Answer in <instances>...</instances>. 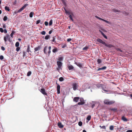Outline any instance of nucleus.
Returning a JSON list of instances; mask_svg holds the SVG:
<instances>
[{
    "label": "nucleus",
    "mask_w": 132,
    "mask_h": 132,
    "mask_svg": "<svg viewBox=\"0 0 132 132\" xmlns=\"http://www.w3.org/2000/svg\"><path fill=\"white\" fill-rule=\"evenodd\" d=\"M97 41L102 44L104 45L105 46L111 48L112 47H114V46L110 44H107L105 43L103 41L102 39L100 38H98L97 40Z\"/></svg>",
    "instance_id": "obj_1"
},
{
    "label": "nucleus",
    "mask_w": 132,
    "mask_h": 132,
    "mask_svg": "<svg viewBox=\"0 0 132 132\" xmlns=\"http://www.w3.org/2000/svg\"><path fill=\"white\" fill-rule=\"evenodd\" d=\"M115 101H109V100H105L104 101V103L105 104L107 105H112L114 104Z\"/></svg>",
    "instance_id": "obj_2"
},
{
    "label": "nucleus",
    "mask_w": 132,
    "mask_h": 132,
    "mask_svg": "<svg viewBox=\"0 0 132 132\" xmlns=\"http://www.w3.org/2000/svg\"><path fill=\"white\" fill-rule=\"evenodd\" d=\"M95 17L96 18H97V19H99L100 20H102V21H103L104 22H106V23H108L109 24H111V23L110 22H109V21H107L106 20H105L103 19H102V18H100V17H98L97 16H95Z\"/></svg>",
    "instance_id": "obj_3"
},
{
    "label": "nucleus",
    "mask_w": 132,
    "mask_h": 132,
    "mask_svg": "<svg viewBox=\"0 0 132 132\" xmlns=\"http://www.w3.org/2000/svg\"><path fill=\"white\" fill-rule=\"evenodd\" d=\"M78 86V84L76 83H74L72 84V87L73 89V90H75L77 89Z\"/></svg>",
    "instance_id": "obj_4"
},
{
    "label": "nucleus",
    "mask_w": 132,
    "mask_h": 132,
    "mask_svg": "<svg viewBox=\"0 0 132 132\" xmlns=\"http://www.w3.org/2000/svg\"><path fill=\"white\" fill-rule=\"evenodd\" d=\"M28 5V4H25L21 8L18 10V12H20L22 11L23 9L27 6Z\"/></svg>",
    "instance_id": "obj_5"
},
{
    "label": "nucleus",
    "mask_w": 132,
    "mask_h": 132,
    "mask_svg": "<svg viewBox=\"0 0 132 132\" xmlns=\"http://www.w3.org/2000/svg\"><path fill=\"white\" fill-rule=\"evenodd\" d=\"M56 85L57 86V93L58 94H59L60 93V86L58 84L57 82H56Z\"/></svg>",
    "instance_id": "obj_6"
},
{
    "label": "nucleus",
    "mask_w": 132,
    "mask_h": 132,
    "mask_svg": "<svg viewBox=\"0 0 132 132\" xmlns=\"http://www.w3.org/2000/svg\"><path fill=\"white\" fill-rule=\"evenodd\" d=\"M40 92L44 95H47V94L46 92L45 89L44 88H42L40 89Z\"/></svg>",
    "instance_id": "obj_7"
},
{
    "label": "nucleus",
    "mask_w": 132,
    "mask_h": 132,
    "mask_svg": "<svg viewBox=\"0 0 132 132\" xmlns=\"http://www.w3.org/2000/svg\"><path fill=\"white\" fill-rule=\"evenodd\" d=\"M64 10L65 11V12L66 14H67L68 15L71 14L73 16V13L72 12H70L68 11H67L66 9L64 8Z\"/></svg>",
    "instance_id": "obj_8"
},
{
    "label": "nucleus",
    "mask_w": 132,
    "mask_h": 132,
    "mask_svg": "<svg viewBox=\"0 0 132 132\" xmlns=\"http://www.w3.org/2000/svg\"><path fill=\"white\" fill-rule=\"evenodd\" d=\"M57 63L58 68L60 69L61 68L62 65V63L60 61H58L57 62Z\"/></svg>",
    "instance_id": "obj_9"
},
{
    "label": "nucleus",
    "mask_w": 132,
    "mask_h": 132,
    "mask_svg": "<svg viewBox=\"0 0 132 132\" xmlns=\"http://www.w3.org/2000/svg\"><path fill=\"white\" fill-rule=\"evenodd\" d=\"M80 102L78 103V105H82L84 104L85 103L84 100L80 99Z\"/></svg>",
    "instance_id": "obj_10"
},
{
    "label": "nucleus",
    "mask_w": 132,
    "mask_h": 132,
    "mask_svg": "<svg viewBox=\"0 0 132 132\" xmlns=\"http://www.w3.org/2000/svg\"><path fill=\"white\" fill-rule=\"evenodd\" d=\"M79 98H80L79 97H75L73 98V101L74 102H77L78 101Z\"/></svg>",
    "instance_id": "obj_11"
},
{
    "label": "nucleus",
    "mask_w": 132,
    "mask_h": 132,
    "mask_svg": "<svg viewBox=\"0 0 132 132\" xmlns=\"http://www.w3.org/2000/svg\"><path fill=\"white\" fill-rule=\"evenodd\" d=\"M106 68V66H104L101 68H99L98 69L97 71H98L101 70H104Z\"/></svg>",
    "instance_id": "obj_12"
},
{
    "label": "nucleus",
    "mask_w": 132,
    "mask_h": 132,
    "mask_svg": "<svg viewBox=\"0 0 132 132\" xmlns=\"http://www.w3.org/2000/svg\"><path fill=\"white\" fill-rule=\"evenodd\" d=\"M58 126L60 128H63V125L61 123L59 122L57 123Z\"/></svg>",
    "instance_id": "obj_13"
},
{
    "label": "nucleus",
    "mask_w": 132,
    "mask_h": 132,
    "mask_svg": "<svg viewBox=\"0 0 132 132\" xmlns=\"http://www.w3.org/2000/svg\"><path fill=\"white\" fill-rule=\"evenodd\" d=\"M41 48V46H38L37 47H36L34 48L35 51H36L39 50Z\"/></svg>",
    "instance_id": "obj_14"
},
{
    "label": "nucleus",
    "mask_w": 132,
    "mask_h": 132,
    "mask_svg": "<svg viewBox=\"0 0 132 132\" xmlns=\"http://www.w3.org/2000/svg\"><path fill=\"white\" fill-rule=\"evenodd\" d=\"M111 111H113L114 112H116L117 111V109L116 108H110L109 109Z\"/></svg>",
    "instance_id": "obj_15"
},
{
    "label": "nucleus",
    "mask_w": 132,
    "mask_h": 132,
    "mask_svg": "<svg viewBox=\"0 0 132 132\" xmlns=\"http://www.w3.org/2000/svg\"><path fill=\"white\" fill-rule=\"evenodd\" d=\"M121 119L124 121H127L128 120L124 116H123L121 118Z\"/></svg>",
    "instance_id": "obj_16"
},
{
    "label": "nucleus",
    "mask_w": 132,
    "mask_h": 132,
    "mask_svg": "<svg viewBox=\"0 0 132 132\" xmlns=\"http://www.w3.org/2000/svg\"><path fill=\"white\" fill-rule=\"evenodd\" d=\"M68 68L69 70H71L73 69H74V67L72 65H70L68 66Z\"/></svg>",
    "instance_id": "obj_17"
},
{
    "label": "nucleus",
    "mask_w": 132,
    "mask_h": 132,
    "mask_svg": "<svg viewBox=\"0 0 132 132\" xmlns=\"http://www.w3.org/2000/svg\"><path fill=\"white\" fill-rule=\"evenodd\" d=\"M47 46H45L44 49V52L45 53V54H47Z\"/></svg>",
    "instance_id": "obj_18"
},
{
    "label": "nucleus",
    "mask_w": 132,
    "mask_h": 132,
    "mask_svg": "<svg viewBox=\"0 0 132 132\" xmlns=\"http://www.w3.org/2000/svg\"><path fill=\"white\" fill-rule=\"evenodd\" d=\"M27 52L29 53V52H31V51L30 50V46L29 45H28L27 46Z\"/></svg>",
    "instance_id": "obj_19"
},
{
    "label": "nucleus",
    "mask_w": 132,
    "mask_h": 132,
    "mask_svg": "<svg viewBox=\"0 0 132 132\" xmlns=\"http://www.w3.org/2000/svg\"><path fill=\"white\" fill-rule=\"evenodd\" d=\"M112 11L116 13V12H120V11L118 10H116L115 9H112Z\"/></svg>",
    "instance_id": "obj_20"
},
{
    "label": "nucleus",
    "mask_w": 132,
    "mask_h": 132,
    "mask_svg": "<svg viewBox=\"0 0 132 132\" xmlns=\"http://www.w3.org/2000/svg\"><path fill=\"white\" fill-rule=\"evenodd\" d=\"M51 46H50L48 47V51L47 53L49 55H50L51 52Z\"/></svg>",
    "instance_id": "obj_21"
},
{
    "label": "nucleus",
    "mask_w": 132,
    "mask_h": 132,
    "mask_svg": "<svg viewBox=\"0 0 132 132\" xmlns=\"http://www.w3.org/2000/svg\"><path fill=\"white\" fill-rule=\"evenodd\" d=\"M76 64L79 67H81L82 66V65L81 63L79 62L76 63Z\"/></svg>",
    "instance_id": "obj_22"
},
{
    "label": "nucleus",
    "mask_w": 132,
    "mask_h": 132,
    "mask_svg": "<svg viewBox=\"0 0 132 132\" xmlns=\"http://www.w3.org/2000/svg\"><path fill=\"white\" fill-rule=\"evenodd\" d=\"M5 9L6 11H10L9 8L7 6H5Z\"/></svg>",
    "instance_id": "obj_23"
},
{
    "label": "nucleus",
    "mask_w": 132,
    "mask_h": 132,
    "mask_svg": "<svg viewBox=\"0 0 132 132\" xmlns=\"http://www.w3.org/2000/svg\"><path fill=\"white\" fill-rule=\"evenodd\" d=\"M34 14V12H31L29 14V16L30 18H32L33 16V15Z\"/></svg>",
    "instance_id": "obj_24"
},
{
    "label": "nucleus",
    "mask_w": 132,
    "mask_h": 132,
    "mask_svg": "<svg viewBox=\"0 0 132 132\" xmlns=\"http://www.w3.org/2000/svg\"><path fill=\"white\" fill-rule=\"evenodd\" d=\"M50 36L49 35H47L46 36L45 38V39L46 40L48 39L50 37Z\"/></svg>",
    "instance_id": "obj_25"
},
{
    "label": "nucleus",
    "mask_w": 132,
    "mask_h": 132,
    "mask_svg": "<svg viewBox=\"0 0 132 132\" xmlns=\"http://www.w3.org/2000/svg\"><path fill=\"white\" fill-rule=\"evenodd\" d=\"M91 116L90 115H89L87 116V118L86 119L87 120L89 121L91 119Z\"/></svg>",
    "instance_id": "obj_26"
},
{
    "label": "nucleus",
    "mask_w": 132,
    "mask_h": 132,
    "mask_svg": "<svg viewBox=\"0 0 132 132\" xmlns=\"http://www.w3.org/2000/svg\"><path fill=\"white\" fill-rule=\"evenodd\" d=\"M15 33V32L14 31H12V33L10 34V35L11 37H13V34Z\"/></svg>",
    "instance_id": "obj_27"
},
{
    "label": "nucleus",
    "mask_w": 132,
    "mask_h": 132,
    "mask_svg": "<svg viewBox=\"0 0 132 132\" xmlns=\"http://www.w3.org/2000/svg\"><path fill=\"white\" fill-rule=\"evenodd\" d=\"M97 62L98 64H100L101 63L102 61L100 59H98L97 60Z\"/></svg>",
    "instance_id": "obj_28"
},
{
    "label": "nucleus",
    "mask_w": 132,
    "mask_h": 132,
    "mask_svg": "<svg viewBox=\"0 0 132 132\" xmlns=\"http://www.w3.org/2000/svg\"><path fill=\"white\" fill-rule=\"evenodd\" d=\"M52 51L53 53H55V52L57 51V48H54L53 50Z\"/></svg>",
    "instance_id": "obj_29"
},
{
    "label": "nucleus",
    "mask_w": 132,
    "mask_h": 132,
    "mask_svg": "<svg viewBox=\"0 0 132 132\" xmlns=\"http://www.w3.org/2000/svg\"><path fill=\"white\" fill-rule=\"evenodd\" d=\"M31 73V71H29L27 73V76H30Z\"/></svg>",
    "instance_id": "obj_30"
},
{
    "label": "nucleus",
    "mask_w": 132,
    "mask_h": 132,
    "mask_svg": "<svg viewBox=\"0 0 132 132\" xmlns=\"http://www.w3.org/2000/svg\"><path fill=\"white\" fill-rule=\"evenodd\" d=\"M72 16H73L71 14L69 16V17L70 18L71 20L72 21H73V20L72 18Z\"/></svg>",
    "instance_id": "obj_31"
},
{
    "label": "nucleus",
    "mask_w": 132,
    "mask_h": 132,
    "mask_svg": "<svg viewBox=\"0 0 132 132\" xmlns=\"http://www.w3.org/2000/svg\"><path fill=\"white\" fill-rule=\"evenodd\" d=\"M53 20L52 19L50 20L49 23V25L50 26L52 24Z\"/></svg>",
    "instance_id": "obj_32"
},
{
    "label": "nucleus",
    "mask_w": 132,
    "mask_h": 132,
    "mask_svg": "<svg viewBox=\"0 0 132 132\" xmlns=\"http://www.w3.org/2000/svg\"><path fill=\"white\" fill-rule=\"evenodd\" d=\"M19 45V43L18 42H16L15 44V46L16 47H18Z\"/></svg>",
    "instance_id": "obj_33"
},
{
    "label": "nucleus",
    "mask_w": 132,
    "mask_h": 132,
    "mask_svg": "<svg viewBox=\"0 0 132 132\" xmlns=\"http://www.w3.org/2000/svg\"><path fill=\"white\" fill-rule=\"evenodd\" d=\"M59 80L60 81H62L64 80V79L62 77H60L59 78Z\"/></svg>",
    "instance_id": "obj_34"
},
{
    "label": "nucleus",
    "mask_w": 132,
    "mask_h": 132,
    "mask_svg": "<svg viewBox=\"0 0 132 132\" xmlns=\"http://www.w3.org/2000/svg\"><path fill=\"white\" fill-rule=\"evenodd\" d=\"M114 129V126H111L110 127V129L111 130H113Z\"/></svg>",
    "instance_id": "obj_35"
},
{
    "label": "nucleus",
    "mask_w": 132,
    "mask_h": 132,
    "mask_svg": "<svg viewBox=\"0 0 132 132\" xmlns=\"http://www.w3.org/2000/svg\"><path fill=\"white\" fill-rule=\"evenodd\" d=\"M53 39H52V41L54 43L53 44H54L55 43H56V41L55 40V37H53Z\"/></svg>",
    "instance_id": "obj_36"
},
{
    "label": "nucleus",
    "mask_w": 132,
    "mask_h": 132,
    "mask_svg": "<svg viewBox=\"0 0 132 132\" xmlns=\"http://www.w3.org/2000/svg\"><path fill=\"white\" fill-rule=\"evenodd\" d=\"M26 52H25L23 51V57H24L26 56Z\"/></svg>",
    "instance_id": "obj_37"
},
{
    "label": "nucleus",
    "mask_w": 132,
    "mask_h": 132,
    "mask_svg": "<svg viewBox=\"0 0 132 132\" xmlns=\"http://www.w3.org/2000/svg\"><path fill=\"white\" fill-rule=\"evenodd\" d=\"M41 34L42 35H45L46 34V32L44 31H43L41 32Z\"/></svg>",
    "instance_id": "obj_38"
},
{
    "label": "nucleus",
    "mask_w": 132,
    "mask_h": 132,
    "mask_svg": "<svg viewBox=\"0 0 132 132\" xmlns=\"http://www.w3.org/2000/svg\"><path fill=\"white\" fill-rule=\"evenodd\" d=\"M7 19V17L6 16H5L3 18V20L4 21H6Z\"/></svg>",
    "instance_id": "obj_39"
},
{
    "label": "nucleus",
    "mask_w": 132,
    "mask_h": 132,
    "mask_svg": "<svg viewBox=\"0 0 132 132\" xmlns=\"http://www.w3.org/2000/svg\"><path fill=\"white\" fill-rule=\"evenodd\" d=\"M63 58L62 57H59L58 59V60L59 61H61L62 60Z\"/></svg>",
    "instance_id": "obj_40"
},
{
    "label": "nucleus",
    "mask_w": 132,
    "mask_h": 132,
    "mask_svg": "<svg viewBox=\"0 0 132 132\" xmlns=\"http://www.w3.org/2000/svg\"><path fill=\"white\" fill-rule=\"evenodd\" d=\"M88 47L86 46L83 48V50H87V49H88Z\"/></svg>",
    "instance_id": "obj_41"
},
{
    "label": "nucleus",
    "mask_w": 132,
    "mask_h": 132,
    "mask_svg": "<svg viewBox=\"0 0 132 132\" xmlns=\"http://www.w3.org/2000/svg\"><path fill=\"white\" fill-rule=\"evenodd\" d=\"M78 125L80 126H81L82 125V122L81 121H79L78 122Z\"/></svg>",
    "instance_id": "obj_42"
},
{
    "label": "nucleus",
    "mask_w": 132,
    "mask_h": 132,
    "mask_svg": "<svg viewBox=\"0 0 132 132\" xmlns=\"http://www.w3.org/2000/svg\"><path fill=\"white\" fill-rule=\"evenodd\" d=\"M116 49L118 51H119L121 52H122V50H121L119 48H116Z\"/></svg>",
    "instance_id": "obj_43"
},
{
    "label": "nucleus",
    "mask_w": 132,
    "mask_h": 132,
    "mask_svg": "<svg viewBox=\"0 0 132 132\" xmlns=\"http://www.w3.org/2000/svg\"><path fill=\"white\" fill-rule=\"evenodd\" d=\"M20 48L19 47H17L16 49V50L17 52H18L20 50Z\"/></svg>",
    "instance_id": "obj_44"
},
{
    "label": "nucleus",
    "mask_w": 132,
    "mask_h": 132,
    "mask_svg": "<svg viewBox=\"0 0 132 132\" xmlns=\"http://www.w3.org/2000/svg\"><path fill=\"white\" fill-rule=\"evenodd\" d=\"M40 22V20H37L36 21V24H38Z\"/></svg>",
    "instance_id": "obj_45"
},
{
    "label": "nucleus",
    "mask_w": 132,
    "mask_h": 132,
    "mask_svg": "<svg viewBox=\"0 0 132 132\" xmlns=\"http://www.w3.org/2000/svg\"><path fill=\"white\" fill-rule=\"evenodd\" d=\"M3 59H4V57H3V55H1L0 56V59L1 60H2Z\"/></svg>",
    "instance_id": "obj_46"
},
{
    "label": "nucleus",
    "mask_w": 132,
    "mask_h": 132,
    "mask_svg": "<svg viewBox=\"0 0 132 132\" xmlns=\"http://www.w3.org/2000/svg\"><path fill=\"white\" fill-rule=\"evenodd\" d=\"M0 31L1 32H4V30L2 28H0Z\"/></svg>",
    "instance_id": "obj_47"
},
{
    "label": "nucleus",
    "mask_w": 132,
    "mask_h": 132,
    "mask_svg": "<svg viewBox=\"0 0 132 132\" xmlns=\"http://www.w3.org/2000/svg\"><path fill=\"white\" fill-rule=\"evenodd\" d=\"M44 24L46 26H47L48 24V23L47 21H45V22Z\"/></svg>",
    "instance_id": "obj_48"
},
{
    "label": "nucleus",
    "mask_w": 132,
    "mask_h": 132,
    "mask_svg": "<svg viewBox=\"0 0 132 132\" xmlns=\"http://www.w3.org/2000/svg\"><path fill=\"white\" fill-rule=\"evenodd\" d=\"M102 35L106 39H107V36L105 35L104 33Z\"/></svg>",
    "instance_id": "obj_49"
},
{
    "label": "nucleus",
    "mask_w": 132,
    "mask_h": 132,
    "mask_svg": "<svg viewBox=\"0 0 132 132\" xmlns=\"http://www.w3.org/2000/svg\"><path fill=\"white\" fill-rule=\"evenodd\" d=\"M1 48L2 50L3 51H4L5 50V48L3 46H2L1 47Z\"/></svg>",
    "instance_id": "obj_50"
},
{
    "label": "nucleus",
    "mask_w": 132,
    "mask_h": 132,
    "mask_svg": "<svg viewBox=\"0 0 132 132\" xmlns=\"http://www.w3.org/2000/svg\"><path fill=\"white\" fill-rule=\"evenodd\" d=\"M6 37V39H8V38L10 37V36L9 35H6V37Z\"/></svg>",
    "instance_id": "obj_51"
},
{
    "label": "nucleus",
    "mask_w": 132,
    "mask_h": 132,
    "mask_svg": "<svg viewBox=\"0 0 132 132\" xmlns=\"http://www.w3.org/2000/svg\"><path fill=\"white\" fill-rule=\"evenodd\" d=\"M71 38H69V39H68L67 40V41L68 42H70V41H71Z\"/></svg>",
    "instance_id": "obj_52"
},
{
    "label": "nucleus",
    "mask_w": 132,
    "mask_h": 132,
    "mask_svg": "<svg viewBox=\"0 0 132 132\" xmlns=\"http://www.w3.org/2000/svg\"><path fill=\"white\" fill-rule=\"evenodd\" d=\"M7 39H6V37H4V39L5 42H6V41H7Z\"/></svg>",
    "instance_id": "obj_53"
},
{
    "label": "nucleus",
    "mask_w": 132,
    "mask_h": 132,
    "mask_svg": "<svg viewBox=\"0 0 132 132\" xmlns=\"http://www.w3.org/2000/svg\"><path fill=\"white\" fill-rule=\"evenodd\" d=\"M102 89L105 92H108L109 91L108 90H106L104 88H103Z\"/></svg>",
    "instance_id": "obj_54"
},
{
    "label": "nucleus",
    "mask_w": 132,
    "mask_h": 132,
    "mask_svg": "<svg viewBox=\"0 0 132 132\" xmlns=\"http://www.w3.org/2000/svg\"><path fill=\"white\" fill-rule=\"evenodd\" d=\"M95 106V104H92V108H94V107Z\"/></svg>",
    "instance_id": "obj_55"
},
{
    "label": "nucleus",
    "mask_w": 132,
    "mask_h": 132,
    "mask_svg": "<svg viewBox=\"0 0 132 132\" xmlns=\"http://www.w3.org/2000/svg\"><path fill=\"white\" fill-rule=\"evenodd\" d=\"M126 132H132V130H129L127 131Z\"/></svg>",
    "instance_id": "obj_56"
},
{
    "label": "nucleus",
    "mask_w": 132,
    "mask_h": 132,
    "mask_svg": "<svg viewBox=\"0 0 132 132\" xmlns=\"http://www.w3.org/2000/svg\"><path fill=\"white\" fill-rule=\"evenodd\" d=\"M4 32L5 33H6L7 32V30L6 29H5L4 30Z\"/></svg>",
    "instance_id": "obj_57"
},
{
    "label": "nucleus",
    "mask_w": 132,
    "mask_h": 132,
    "mask_svg": "<svg viewBox=\"0 0 132 132\" xmlns=\"http://www.w3.org/2000/svg\"><path fill=\"white\" fill-rule=\"evenodd\" d=\"M3 27L4 28H6V26L5 24H4L3 25Z\"/></svg>",
    "instance_id": "obj_58"
},
{
    "label": "nucleus",
    "mask_w": 132,
    "mask_h": 132,
    "mask_svg": "<svg viewBox=\"0 0 132 132\" xmlns=\"http://www.w3.org/2000/svg\"><path fill=\"white\" fill-rule=\"evenodd\" d=\"M52 32V30H50L49 32V34H51Z\"/></svg>",
    "instance_id": "obj_59"
},
{
    "label": "nucleus",
    "mask_w": 132,
    "mask_h": 132,
    "mask_svg": "<svg viewBox=\"0 0 132 132\" xmlns=\"http://www.w3.org/2000/svg\"><path fill=\"white\" fill-rule=\"evenodd\" d=\"M99 31L101 33L102 35L104 34V33L103 32H102L100 30H99Z\"/></svg>",
    "instance_id": "obj_60"
},
{
    "label": "nucleus",
    "mask_w": 132,
    "mask_h": 132,
    "mask_svg": "<svg viewBox=\"0 0 132 132\" xmlns=\"http://www.w3.org/2000/svg\"><path fill=\"white\" fill-rule=\"evenodd\" d=\"M8 40L10 42H11V41L10 40V38L9 37L8 38Z\"/></svg>",
    "instance_id": "obj_61"
},
{
    "label": "nucleus",
    "mask_w": 132,
    "mask_h": 132,
    "mask_svg": "<svg viewBox=\"0 0 132 132\" xmlns=\"http://www.w3.org/2000/svg\"><path fill=\"white\" fill-rule=\"evenodd\" d=\"M82 132H87L85 130H83Z\"/></svg>",
    "instance_id": "obj_62"
},
{
    "label": "nucleus",
    "mask_w": 132,
    "mask_h": 132,
    "mask_svg": "<svg viewBox=\"0 0 132 132\" xmlns=\"http://www.w3.org/2000/svg\"><path fill=\"white\" fill-rule=\"evenodd\" d=\"M102 128L103 129L105 128V126H102Z\"/></svg>",
    "instance_id": "obj_63"
},
{
    "label": "nucleus",
    "mask_w": 132,
    "mask_h": 132,
    "mask_svg": "<svg viewBox=\"0 0 132 132\" xmlns=\"http://www.w3.org/2000/svg\"><path fill=\"white\" fill-rule=\"evenodd\" d=\"M130 96L131 97H132V93L130 94Z\"/></svg>",
    "instance_id": "obj_64"
}]
</instances>
